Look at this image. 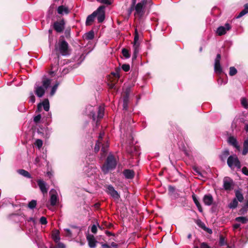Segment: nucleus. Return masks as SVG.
Returning <instances> with one entry per match:
<instances>
[{
	"mask_svg": "<svg viewBox=\"0 0 248 248\" xmlns=\"http://www.w3.org/2000/svg\"><path fill=\"white\" fill-rule=\"evenodd\" d=\"M51 82V79L44 78L42 81V84L36 82L34 87L35 94L39 98L42 97L44 95L46 90L50 86Z\"/></svg>",
	"mask_w": 248,
	"mask_h": 248,
	"instance_id": "nucleus-1",
	"label": "nucleus"
},
{
	"mask_svg": "<svg viewBox=\"0 0 248 248\" xmlns=\"http://www.w3.org/2000/svg\"><path fill=\"white\" fill-rule=\"evenodd\" d=\"M98 110L97 112V118L98 119H102L104 116V106H100L97 108H95L92 106L89 105L87 106L85 109V113L90 116H92L93 121L96 120L95 110Z\"/></svg>",
	"mask_w": 248,
	"mask_h": 248,
	"instance_id": "nucleus-2",
	"label": "nucleus"
},
{
	"mask_svg": "<svg viewBox=\"0 0 248 248\" xmlns=\"http://www.w3.org/2000/svg\"><path fill=\"white\" fill-rule=\"evenodd\" d=\"M55 50L63 56L69 55L68 44L63 39H60L58 43L55 45Z\"/></svg>",
	"mask_w": 248,
	"mask_h": 248,
	"instance_id": "nucleus-3",
	"label": "nucleus"
},
{
	"mask_svg": "<svg viewBox=\"0 0 248 248\" xmlns=\"http://www.w3.org/2000/svg\"><path fill=\"white\" fill-rule=\"evenodd\" d=\"M116 166V161L114 156L109 155L108 156L106 163L102 167V170L105 173H107L109 170L115 168Z\"/></svg>",
	"mask_w": 248,
	"mask_h": 248,
	"instance_id": "nucleus-4",
	"label": "nucleus"
},
{
	"mask_svg": "<svg viewBox=\"0 0 248 248\" xmlns=\"http://www.w3.org/2000/svg\"><path fill=\"white\" fill-rule=\"evenodd\" d=\"M227 164L232 170L236 169L237 170H238L241 168V163L235 155H231L228 158Z\"/></svg>",
	"mask_w": 248,
	"mask_h": 248,
	"instance_id": "nucleus-5",
	"label": "nucleus"
},
{
	"mask_svg": "<svg viewBox=\"0 0 248 248\" xmlns=\"http://www.w3.org/2000/svg\"><path fill=\"white\" fill-rule=\"evenodd\" d=\"M146 3L145 0H142L140 2L138 3L134 6L135 12V16H138L140 17H142L144 14L145 5Z\"/></svg>",
	"mask_w": 248,
	"mask_h": 248,
	"instance_id": "nucleus-6",
	"label": "nucleus"
},
{
	"mask_svg": "<svg viewBox=\"0 0 248 248\" xmlns=\"http://www.w3.org/2000/svg\"><path fill=\"white\" fill-rule=\"evenodd\" d=\"M52 238L56 244L55 245H50L49 248H66V246L63 243L59 242L60 237L59 232L57 231L52 234Z\"/></svg>",
	"mask_w": 248,
	"mask_h": 248,
	"instance_id": "nucleus-7",
	"label": "nucleus"
},
{
	"mask_svg": "<svg viewBox=\"0 0 248 248\" xmlns=\"http://www.w3.org/2000/svg\"><path fill=\"white\" fill-rule=\"evenodd\" d=\"M50 202L52 206H54L59 202L58 193L55 189H52L50 192Z\"/></svg>",
	"mask_w": 248,
	"mask_h": 248,
	"instance_id": "nucleus-8",
	"label": "nucleus"
},
{
	"mask_svg": "<svg viewBox=\"0 0 248 248\" xmlns=\"http://www.w3.org/2000/svg\"><path fill=\"white\" fill-rule=\"evenodd\" d=\"M107 192L115 200H119L120 197L118 192L115 190L114 188L111 185H108L107 186Z\"/></svg>",
	"mask_w": 248,
	"mask_h": 248,
	"instance_id": "nucleus-9",
	"label": "nucleus"
},
{
	"mask_svg": "<svg viewBox=\"0 0 248 248\" xmlns=\"http://www.w3.org/2000/svg\"><path fill=\"white\" fill-rule=\"evenodd\" d=\"M98 8H101V9H100L99 11H98L96 13V17H97V18L98 22L99 23H101L104 20L105 17V10H104L105 7L104 6H100Z\"/></svg>",
	"mask_w": 248,
	"mask_h": 248,
	"instance_id": "nucleus-10",
	"label": "nucleus"
},
{
	"mask_svg": "<svg viewBox=\"0 0 248 248\" xmlns=\"http://www.w3.org/2000/svg\"><path fill=\"white\" fill-rule=\"evenodd\" d=\"M64 24L63 20L56 21L53 24V28L57 32H62L64 28Z\"/></svg>",
	"mask_w": 248,
	"mask_h": 248,
	"instance_id": "nucleus-11",
	"label": "nucleus"
},
{
	"mask_svg": "<svg viewBox=\"0 0 248 248\" xmlns=\"http://www.w3.org/2000/svg\"><path fill=\"white\" fill-rule=\"evenodd\" d=\"M42 107L44 109L48 111L49 109V103L47 99H45L42 102L38 104L37 106V109L38 111L40 112L42 110Z\"/></svg>",
	"mask_w": 248,
	"mask_h": 248,
	"instance_id": "nucleus-12",
	"label": "nucleus"
},
{
	"mask_svg": "<svg viewBox=\"0 0 248 248\" xmlns=\"http://www.w3.org/2000/svg\"><path fill=\"white\" fill-rule=\"evenodd\" d=\"M233 186L232 180L229 177H225L223 179V186L225 190H231Z\"/></svg>",
	"mask_w": 248,
	"mask_h": 248,
	"instance_id": "nucleus-13",
	"label": "nucleus"
},
{
	"mask_svg": "<svg viewBox=\"0 0 248 248\" xmlns=\"http://www.w3.org/2000/svg\"><path fill=\"white\" fill-rule=\"evenodd\" d=\"M86 237L90 248H95L97 241L95 240L94 236L92 234H88Z\"/></svg>",
	"mask_w": 248,
	"mask_h": 248,
	"instance_id": "nucleus-14",
	"label": "nucleus"
},
{
	"mask_svg": "<svg viewBox=\"0 0 248 248\" xmlns=\"http://www.w3.org/2000/svg\"><path fill=\"white\" fill-rule=\"evenodd\" d=\"M100 8H97V9L94 11L91 15L88 16L86 18V25L87 26L90 25L93 22L95 17L96 16V13L99 11Z\"/></svg>",
	"mask_w": 248,
	"mask_h": 248,
	"instance_id": "nucleus-15",
	"label": "nucleus"
},
{
	"mask_svg": "<svg viewBox=\"0 0 248 248\" xmlns=\"http://www.w3.org/2000/svg\"><path fill=\"white\" fill-rule=\"evenodd\" d=\"M231 26L228 23L225 24L224 26L218 27V35L225 34L228 31L231 29Z\"/></svg>",
	"mask_w": 248,
	"mask_h": 248,
	"instance_id": "nucleus-16",
	"label": "nucleus"
},
{
	"mask_svg": "<svg viewBox=\"0 0 248 248\" xmlns=\"http://www.w3.org/2000/svg\"><path fill=\"white\" fill-rule=\"evenodd\" d=\"M228 141L230 144L233 146L234 148H235L238 151L240 150V147L238 145V143L237 141L236 138L234 137L231 136L228 138Z\"/></svg>",
	"mask_w": 248,
	"mask_h": 248,
	"instance_id": "nucleus-17",
	"label": "nucleus"
},
{
	"mask_svg": "<svg viewBox=\"0 0 248 248\" xmlns=\"http://www.w3.org/2000/svg\"><path fill=\"white\" fill-rule=\"evenodd\" d=\"M38 185L41 191V192L44 194L47 192V188H46V184L45 182L42 180H38L37 181Z\"/></svg>",
	"mask_w": 248,
	"mask_h": 248,
	"instance_id": "nucleus-18",
	"label": "nucleus"
},
{
	"mask_svg": "<svg viewBox=\"0 0 248 248\" xmlns=\"http://www.w3.org/2000/svg\"><path fill=\"white\" fill-rule=\"evenodd\" d=\"M203 202L205 205L210 206L213 202V198L211 195L207 194L204 195L203 198Z\"/></svg>",
	"mask_w": 248,
	"mask_h": 248,
	"instance_id": "nucleus-19",
	"label": "nucleus"
},
{
	"mask_svg": "<svg viewBox=\"0 0 248 248\" xmlns=\"http://www.w3.org/2000/svg\"><path fill=\"white\" fill-rule=\"evenodd\" d=\"M123 174L126 179H130L134 177L135 173L133 170L126 169L124 170Z\"/></svg>",
	"mask_w": 248,
	"mask_h": 248,
	"instance_id": "nucleus-20",
	"label": "nucleus"
},
{
	"mask_svg": "<svg viewBox=\"0 0 248 248\" xmlns=\"http://www.w3.org/2000/svg\"><path fill=\"white\" fill-rule=\"evenodd\" d=\"M57 12L59 14L63 15L64 14H68L69 11L67 7L63 5H61L58 7Z\"/></svg>",
	"mask_w": 248,
	"mask_h": 248,
	"instance_id": "nucleus-21",
	"label": "nucleus"
},
{
	"mask_svg": "<svg viewBox=\"0 0 248 248\" xmlns=\"http://www.w3.org/2000/svg\"><path fill=\"white\" fill-rule=\"evenodd\" d=\"M26 221L28 223H30V225H31V227H32L31 232H36L35 228H33V227H35V225L36 223L35 219L33 217H29L27 219ZM29 231L30 232H31V230L30 229H29Z\"/></svg>",
	"mask_w": 248,
	"mask_h": 248,
	"instance_id": "nucleus-22",
	"label": "nucleus"
},
{
	"mask_svg": "<svg viewBox=\"0 0 248 248\" xmlns=\"http://www.w3.org/2000/svg\"><path fill=\"white\" fill-rule=\"evenodd\" d=\"M104 133H100L99 136V139L96 141L95 147H94V151L95 152H98L100 150V146L102 145L101 142L100 140H102L104 136Z\"/></svg>",
	"mask_w": 248,
	"mask_h": 248,
	"instance_id": "nucleus-23",
	"label": "nucleus"
},
{
	"mask_svg": "<svg viewBox=\"0 0 248 248\" xmlns=\"http://www.w3.org/2000/svg\"><path fill=\"white\" fill-rule=\"evenodd\" d=\"M219 245L220 246H226L227 248H232L233 246H229L226 242L225 238L222 235H220L219 237Z\"/></svg>",
	"mask_w": 248,
	"mask_h": 248,
	"instance_id": "nucleus-24",
	"label": "nucleus"
},
{
	"mask_svg": "<svg viewBox=\"0 0 248 248\" xmlns=\"http://www.w3.org/2000/svg\"><path fill=\"white\" fill-rule=\"evenodd\" d=\"M248 13V4H246L244 5V9L240 12V13L237 16L236 18H239L246 14Z\"/></svg>",
	"mask_w": 248,
	"mask_h": 248,
	"instance_id": "nucleus-25",
	"label": "nucleus"
},
{
	"mask_svg": "<svg viewBox=\"0 0 248 248\" xmlns=\"http://www.w3.org/2000/svg\"><path fill=\"white\" fill-rule=\"evenodd\" d=\"M94 31H90L84 34V38L86 40H90L94 38Z\"/></svg>",
	"mask_w": 248,
	"mask_h": 248,
	"instance_id": "nucleus-26",
	"label": "nucleus"
},
{
	"mask_svg": "<svg viewBox=\"0 0 248 248\" xmlns=\"http://www.w3.org/2000/svg\"><path fill=\"white\" fill-rule=\"evenodd\" d=\"M235 196L237 200L240 202H242L244 200L243 195L240 190H237L235 191Z\"/></svg>",
	"mask_w": 248,
	"mask_h": 248,
	"instance_id": "nucleus-27",
	"label": "nucleus"
},
{
	"mask_svg": "<svg viewBox=\"0 0 248 248\" xmlns=\"http://www.w3.org/2000/svg\"><path fill=\"white\" fill-rule=\"evenodd\" d=\"M192 199H193V200L194 203H195L196 206L197 207V208L198 209V210L200 212H202V206H201L200 203L199 202V201L197 200V199L196 198V197L195 195H192Z\"/></svg>",
	"mask_w": 248,
	"mask_h": 248,
	"instance_id": "nucleus-28",
	"label": "nucleus"
},
{
	"mask_svg": "<svg viewBox=\"0 0 248 248\" xmlns=\"http://www.w3.org/2000/svg\"><path fill=\"white\" fill-rule=\"evenodd\" d=\"M17 172L19 174H20L26 178H31V175L29 173V172L24 170H22V169L18 170H17Z\"/></svg>",
	"mask_w": 248,
	"mask_h": 248,
	"instance_id": "nucleus-29",
	"label": "nucleus"
},
{
	"mask_svg": "<svg viewBox=\"0 0 248 248\" xmlns=\"http://www.w3.org/2000/svg\"><path fill=\"white\" fill-rule=\"evenodd\" d=\"M139 46L140 44H134L133 47H134V53L133 56V59H136L137 56V54L139 52Z\"/></svg>",
	"mask_w": 248,
	"mask_h": 248,
	"instance_id": "nucleus-30",
	"label": "nucleus"
},
{
	"mask_svg": "<svg viewBox=\"0 0 248 248\" xmlns=\"http://www.w3.org/2000/svg\"><path fill=\"white\" fill-rule=\"evenodd\" d=\"M248 153V138L243 143V150L242 151V154L246 155Z\"/></svg>",
	"mask_w": 248,
	"mask_h": 248,
	"instance_id": "nucleus-31",
	"label": "nucleus"
},
{
	"mask_svg": "<svg viewBox=\"0 0 248 248\" xmlns=\"http://www.w3.org/2000/svg\"><path fill=\"white\" fill-rule=\"evenodd\" d=\"M236 221L241 222L242 223H246L248 221V218L246 217H239L235 218Z\"/></svg>",
	"mask_w": 248,
	"mask_h": 248,
	"instance_id": "nucleus-32",
	"label": "nucleus"
},
{
	"mask_svg": "<svg viewBox=\"0 0 248 248\" xmlns=\"http://www.w3.org/2000/svg\"><path fill=\"white\" fill-rule=\"evenodd\" d=\"M59 85V82H57L52 87L51 90V92H50V96H53L55 94V92H56V90H57V89L58 88V87Z\"/></svg>",
	"mask_w": 248,
	"mask_h": 248,
	"instance_id": "nucleus-33",
	"label": "nucleus"
},
{
	"mask_svg": "<svg viewBox=\"0 0 248 248\" xmlns=\"http://www.w3.org/2000/svg\"><path fill=\"white\" fill-rule=\"evenodd\" d=\"M139 35L137 31V29H136L135 30V34H134V44H140L139 42Z\"/></svg>",
	"mask_w": 248,
	"mask_h": 248,
	"instance_id": "nucleus-34",
	"label": "nucleus"
},
{
	"mask_svg": "<svg viewBox=\"0 0 248 248\" xmlns=\"http://www.w3.org/2000/svg\"><path fill=\"white\" fill-rule=\"evenodd\" d=\"M238 205V201L236 199L233 200L229 204V207L230 208H234L237 207Z\"/></svg>",
	"mask_w": 248,
	"mask_h": 248,
	"instance_id": "nucleus-35",
	"label": "nucleus"
},
{
	"mask_svg": "<svg viewBox=\"0 0 248 248\" xmlns=\"http://www.w3.org/2000/svg\"><path fill=\"white\" fill-rule=\"evenodd\" d=\"M237 71L234 67H231L230 68L229 75L231 76H234L236 74Z\"/></svg>",
	"mask_w": 248,
	"mask_h": 248,
	"instance_id": "nucleus-36",
	"label": "nucleus"
},
{
	"mask_svg": "<svg viewBox=\"0 0 248 248\" xmlns=\"http://www.w3.org/2000/svg\"><path fill=\"white\" fill-rule=\"evenodd\" d=\"M58 69V66L57 63L55 65H52L51 70L50 71V74L53 75L55 73V72Z\"/></svg>",
	"mask_w": 248,
	"mask_h": 248,
	"instance_id": "nucleus-37",
	"label": "nucleus"
},
{
	"mask_svg": "<svg viewBox=\"0 0 248 248\" xmlns=\"http://www.w3.org/2000/svg\"><path fill=\"white\" fill-rule=\"evenodd\" d=\"M196 224L200 227H201V228H202L203 230L206 229V227L205 225L204 224V223L203 222H202L200 219H198L196 221Z\"/></svg>",
	"mask_w": 248,
	"mask_h": 248,
	"instance_id": "nucleus-38",
	"label": "nucleus"
},
{
	"mask_svg": "<svg viewBox=\"0 0 248 248\" xmlns=\"http://www.w3.org/2000/svg\"><path fill=\"white\" fill-rule=\"evenodd\" d=\"M35 145L40 149L43 145V141L41 140L37 139L34 143Z\"/></svg>",
	"mask_w": 248,
	"mask_h": 248,
	"instance_id": "nucleus-39",
	"label": "nucleus"
},
{
	"mask_svg": "<svg viewBox=\"0 0 248 248\" xmlns=\"http://www.w3.org/2000/svg\"><path fill=\"white\" fill-rule=\"evenodd\" d=\"M36 205V201L35 200H32L28 204V207L31 209H33Z\"/></svg>",
	"mask_w": 248,
	"mask_h": 248,
	"instance_id": "nucleus-40",
	"label": "nucleus"
},
{
	"mask_svg": "<svg viewBox=\"0 0 248 248\" xmlns=\"http://www.w3.org/2000/svg\"><path fill=\"white\" fill-rule=\"evenodd\" d=\"M64 231L65 232V235L67 237H72L74 236L72 232L69 229H64Z\"/></svg>",
	"mask_w": 248,
	"mask_h": 248,
	"instance_id": "nucleus-41",
	"label": "nucleus"
},
{
	"mask_svg": "<svg viewBox=\"0 0 248 248\" xmlns=\"http://www.w3.org/2000/svg\"><path fill=\"white\" fill-rule=\"evenodd\" d=\"M220 58V55L218 54V75L220 74H221L222 71V68L221 66L220 65L219 63V59ZM219 82V79L218 78V83Z\"/></svg>",
	"mask_w": 248,
	"mask_h": 248,
	"instance_id": "nucleus-42",
	"label": "nucleus"
},
{
	"mask_svg": "<svg viewBox=\"0 0 248 248\" xmlns=\"http://www.w3.org/2000/svg\"><path fill=\"white\" fill-rule=\"evenodd\" d=\"M122 53L123 55L126 58H128L130 57V55L128 50L124 48L122 50Z\"/></svg>",
	"mask_w": 248,
	"mask_h": 248,
	"instance_id": "nucleus-43",
	"label": "nucleus"
},
{
	"mask_svg": "<svg viewBox=\"0 0 248 248\" xmlns=\"http://www.w3.org/2000/svg\"><path fill=\"white\" fill-rule=\"evenodd\" d=\"M229 155V151H225L223 152V154L220 155V158L223 161L224 159L225 158Z\"/></svg>",
	"mask_w": 248,
	"mask_h": 248,
	"instance_id": "nucleus-44",
	"label": "nucleus"
},
{
	"mask_svg": "<svg viewBox=\"0 0 248 248\" xmlns=\"http://www.w3.org/2000/svg\"><path fill=\"white\" fill-rule=\"evenodd\" d=\"M241 104L245 108H247L248 107V104L247 102V100L245 98H243L241 99Z\"/></svg>",
	"mask_w": 248,
	"mask_h": 248,
	"instance_id": "nucleus-45",
	"label": "nucleus"
},
{
	"mask_svg": "<svg viewBox=\"0 0 248 248\" xmlns=\"http://www.w3.org/2000/svg\"><path fill=\"white\" fill-rule=\"evenodd\" d=\"M122 68L124 71L127 72L130 70V66L129 64H124L122 65Z\"/></svg>",
	"mask_w": 248,
	"mask_h": 248,
	"instance_id": "nucleus-46",
	"label": "nucleus"
},
{
	"mask_svg": "<svg viewBox=\"0 0 248 248\" xmlns=\"http://www.w3.org/2000/svg\"><path fill=\"white\" fill-rule=\"evenodd\" d=\"M129 98V93L126 92L125 95L124 97L123 101L124 102V105L126 104L128 102Z\"/></svg>",
	"mask_w": 248,
	"mask_h": 248,
	"instance_id": "nucleus-47",
	"label": "nucleus"
},
{
	"mask_svg": "<svg viewBox=\"0 0 248 248\" xmlns=\"http://www.w3.org/2000/svg\"><path fill=\"white\" fill-rule=\"evenodd\" d=\"M134 6L135 5L131 4L130 7L127 9V14L129 16L131 15L132 12L135 10Z\"/></svg>",
	"mask_w": 248,
	"mask_h": 248,
	"instance_id": "nucleus-48",
	"label": "nucleus"
},
{
	"mask_svg": "<svg viewBox=\"0 0 248 248\" xmlns=\"http://www.w3.org/2000/svg\"><path fill=\"white\" fill-rule=\"evenodd\" d=\"M108 145L107 143L106 144H103L102 145V149L101 151L103 152L104 153H106L107 151V148L108 147Z\"/></svg>",
	"mask_w": 248,
	"mask_h": 248,
	"instance_id": "nucleus-49",
	"label": "nucleus"
},
{
	"mask_svg": "<svg viewBox=\"0 0 248 248\" xmlns=\"http://www.w3.org/2000/svg\"><path fill=\"white\" fill-rule=\"evenodd\" d=\"M41 118V115L40 114H38L34 117L33 120L35 123H38L40 122Z\"/></svg>",
	"mask_w": 248,
	"mask_h": 248,
	"instance_id": "nucleus-50",
	"label": "nucleus"
},
{
	"mask_svg": "<svg viewBox=\"0 0 248 248\" xmlns=\"http://www.w3.org/2000/svg\"><path fill=\"white\" fill-rule=\"evenodd\" d=\"M40 222L43 225L46 224L47 222L46 217H42L40 219Z\"/></svg>",
	"mask_w": 248,
	"mask_h": 248,
	"instance_id": "nucleus-51",
	"label": "nucleus"
},
{
	"mask_svg": "<svg viewBox=\"0 0 248 248\" xmlns=\"http://www.w3.org/2000/svg\"><path fill=\"white\" fill-rule=\"evenodd\" d=\"M35 96L33 95V93H30V102H31L32 103H33L35 102Z\"/></svg>",
	"mask_w": 248,
	"mask_h": 248,
	"instance_id": "nucleus-52",
	"label": "nucleus"
},
{
	"mask_svg": "<svg viewBox=\"0 0 248 248\" xmlns=\"http://www.w3.org/2000/svg\"><path fill=\"white\" fill-rule=\"evenodd\" d=\"M100 2L106 4V5H110L111 4V2L109 0H97Z\"/></svg>",
	"mask_w": 248,
	"mask_h": 248,
	"instance_id": "nucleus-53",
	"label": "nucleus"
},
{
	"mask_svg": "<svg viewBox=\"0 0 248 248\" xmlns=\"http://www.w3.org/2000/svg\"><path fill=\"white\" fill-rule=\"evenodd\" d=\"M242 172L244 174L248 176V169L246 167H244L242 169Z\"/></svg>",
	"mask_w": 248,
	"mask_h": 248,
	"instance_id": "nucleus-54",
	"label": "nucleus"
},
{
	"mask_svg": "<svg viewBox=\"0 0 248 248\" xmlns=\"http://www.w3.org/2000/svg\"><path fill=\"white\" fill-rule=\"evenodd\" d=\"M91 232L93 233H96L97 232V226L96 225L93 224L91 227Z\"/></svg>",
	"mask_w": 248,
	"mask_h": 248,
	"instance_id": "nucleus-55",
	"label": "nucleus"
},
{
	"mask_svg": "<svg viewBox=\"0 0 248 248\" xmlns=\"http://www.w3.org/2000/svg\"><path fill=\"white\" fill-rule=\"evenodd\" d=\"M200 248H210V247L206 243L203 242L201 244Z\"/></svg>",
	"mask_w": 248,
	"mask_h": 248,
	"instance_id": "nucleus-56",
	"label": "nucleus"
},
{
	"mask_svg": "<svg viewBox=\"0 0 248 248\" xmlns=\"http://www.w3.org/2000/svg\"><path fill=\"white\" fill-rule=\"evenodd\" d=\"M214 70L215 73L217 72V56L215 59Z\"/></svg>",
	"mask_w": 248,
	"mask_h": 248,
	"instance_id": "nucleus-57",
	"label": "nucleus"
},
{
	"mask_svg": "<svg viewBox=\"0 0 248 248\" xmlns=\"http://www.w3.org/2000/svg\"><path fill=\"white\" fill-rule=\"evenodd\" d=\"M240 227V224H235L233 226V228L234 230H236L238 229Z\"/></svg>",
	"mask_w": 248,
	"mask_h": 248,
	"instance_id": "nucleus-58",
	"label": "nucleus"
},
{
	"mask_svg": "<svg viewBox=\"0 0 248 248\" xmlns=\"http://www.w3.org/2000/svg\"><path fill=\"white\" fill-rule=\"evenodd\" d=\"M102 248H110V246L107 244H102Z\"/></svg>",
	"mask_w": 248,
	"mask_h": 248,
	"instance_id": "nucleus-59",
	"label": "nucleus"
},
{
	"mask_svg": "<svg viewBox=\"0 0 248 248\" xmlns=\"http://www.w3.org/2000/svg\"><path fill=\"white\" fill-rule=\"evenodd\" d=\"M110 247L116 248L117 247V245L116 243H115L114 242H112L110 246Z\"/></svg>",
	"mask_w": 248,
	"mask_h": 248,
	"instance_id": "nucleus-60",
	"label": "nucleus"
},
{
	"mask_svg": "<svg viewBox=\"0 0 248 248\" xmlns=\"http://www.w3.org/2000/svg\"><path fill=\"white\" fill-rule=\"evenodd\" d=\"M204 231H206L207 232H208L209 233H212V231L211 229H209L208 228L206 227V229H204Z\"/></svg>",
	"mask_w": 248,
	"mask_h": 248,
	"instance_id": "nucleus-61",
	"label": "nucleus"
},
{
	"mask_svg": "<svg viewBox=\"0 0 248 248\" xmlns=\"http://www.w3.org/2000/svg\"><path fill=\"white\" fill-rule=\"evenodd\" d=\"M224 76L225 78V79L224 81H222L221 84H226L227 82V78L226 75H225Z\"/></svg>",
	"mask_w": 248,
	"mask_h": 248,
	"instance_id": "nucleus-62",
	"label": "nucleus"
},
{
	"mask_svg": "<svg viewBox=\"0 0 248 248\" xmlns=\"http://www.w3.org/2000/svg\"><path fill=\"white\" fill-rule=\"evenodd\" d=\"M123 108H124V109H127V108H128V103H127L126 104L124 105V102Z\"/></svg>",
	"mask_w": 248,
	"mask_h": 248,
	"instance_id": "nucleus-63",
	"label": "nucleus"
},
{
	"mask_svg": "<svg viewBox=\"0 0 248 248\" xmlns=\"http://www.w3.org/2000/svg\"><path fill=\"white\" fill-rule=\"evenodd\" d=\"M245 129L247 132H248V124H246Z\"/></svg>",
	"mask_w": 248,
	"mask_h": 248,
	"instance_id": "nucleus-64",
	"label": "nucleus"
}]
</instances>
